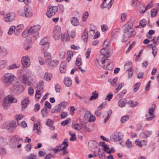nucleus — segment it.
<instances>
[{
  "label": "nucleus",
  "mask_w": 159,
  "mask_h": 159,
  "mask_svg": "<svg viewBox=\"0 0 159 159\" xmlns=\"http://www.w3.org/2000/svg\"><path fill=\"white\" fill-rule=\"evenodd\" d=\"M149 116V115L148 114H147L146 115V120L147 121H150L152 120L155 116V115H152V116H150V117H148V116Z\"/></svg>",
  "instance_id": "680f3d73"
},
{
  "label": "nucleus",
  "mask_w": 159,
  "mask_h": 159,
  "mask_svg": "<svg viewBox=\"0 0 159 159\" xmlns=\"http://www.w3.org/2000/svg\"><path fill=\"white\" fill-rule=\"evenodd\" d=\"M152 134V132L148 131H145L143 133L141 134V135H142L143 137H148L150 136Z\"/></svg>",
  "instance_id": "2f4dec72"
},
{
  "label": "nucleus",
  "mask_w": 159,
  "mask_h": 159,
  "mask_svg": "<svg viewBox=\"0 0 159 159\" xmlns=\"http://www.w3.org/2000/svg\"><path fill=\"white\" fill-rule=\"evenodd\" d=\"M88 33L87 29H85L84 32V33L81 36L82 39L84 42L87 41L88 37Z\"/></svg>",
  "instance_id": "6ab92c4d"
},
{
  "label": "nucleus",
  "mask_w": 159,
  "mask_h": 159,
  "mask_svg": "<svg viewBox=\"0 0 159 159\" xmlns=\"http://www.w3.org/2000/svg\"><path fill=\"white\" fill-rule=\"evenodd\" d=\"M33 15L32 12L29 8H26V10H25L24 11H23L22 14H20L22 16H25L26 17L30 18Z\"/></svg>",
  "instance_id": "ddd939ff"
},
{
  "label": "nucleus",
  "mask_w": 159,
  "mask_h": 159,
  "mask_svg": "<svg viewBox=\"0 0 159 159\" xmlns=\"http://www.w3.org/2000/svg\"><path fill=\"white\" fill-rule=\"evenodd\" d=\"M92 94L93 95L90 97V100H91L93 99H95L98 97V93H93Z\"/></svg>",
  "instance_id": "603ef678"
},
{
  "label": "nucleus",
  "mask_w": 159,
  "mask_h": 159,
  "mask_svg": "<svg viewBox=\"0 0 159 159\" xmlns=\"http://www.w3.org/2000/svg\"><path fill=\"white\" fill-rule=\"evenodd\" d=\"M112 51L113 49L111 47L109 48L105 52V54L104 55V57L105 58L109 57L110 54L112 53Z\"/></svg>",
  "instance_id": "412c9836"
},
{
  "label": "nucleus",
  "mask_w": 159,
  "mask_h": 159,
  "mask_svg": "<svg viewBox=\"0 0 159 159\" xmlns=\"http://www.w3.org/2000/svg\"><path fill=\"white\" fill-rule=\"evenodd\" d=\"M73 128L78 131L80 130L82 128V127L78 124H75L74 126H73Z\"/></svg>",
  "instance_id": "de8ad7c7"
},
{
  "label": "nucleus",
  "mask_w": 159,
  "mask_h": 159,
  "mask_svg": "<svg viewBox=\"0 0 159 159\" xmlns=\"http://www.w3.org/2000/svg\"><path fill=\"white\" fill-rule=\"evenodd\" d=\"M13 90L15 93L19 94L24 91V88L21 85H18L17 86H14Z\"/></svg>",
  "instance_id": "9b49d317"
},
{
  "label": "nucleus",
  "mask_w": 159,
  "mask_h": 159,
  "mask_svg": "<svg viewBox=\"0 0 159 159\" xmlns=\"http://www.w3.org/2000/svg\"><path fill=\"white\" fill-rule=\"evenodd\" d=\"M75 63L78 66H79L81 65L82 64V61L81 59L77 58L76 59Z\"/></svg>",
  "instance_id": "49530a36"
},
{
  "label": "nucleus",
  "mask_w": 159,
  "mask_h": 159,
  "mask_svg": "<svg viewBox=\"0 0 159 159\" xmlns=\"http://www.w3.org/2000/svg\"><path fill=\"white\" fill-rule=\"evenodd\" d=\"M44 56L45 58L46 62L48 64H49L50 62V61L52 60L50 53L47 52H45L44 53Z\"/></svg>",
  "instance_id": "2eb2a0df"
},
{
  "label": "nucleus",
  "mask_w": 159,
  "mask_h": 159,
  "mask_svg": "<svg viewBox=\"0 0 159 159\" xmlns=\"http://www.w3.org/2000/svg\"><path fill=\"white\" fill-rule=\"evenodd\" d=\"M16 30V27L14 26H11L10 28L8 34L10 35L12 34Z\"/></svg>",
  "instance_id": "f704fd0d"
},
{
  "label": "nucleus",
  "mask_w": 159,
  "mask_h": 159,
  "mask_svg": "<svg viewBox=\"0 0 159 159\" xmlns=\"http://www.w3.org/2000/svg\"><path fill=\"white\" fill-rule=\"evenodd\" d=\"M152 1H151V2L150 3L148 4L146 7L145 8V9L144 10H143V9H141V8H140V9L139 10V11L140 12V13L141 14H143L144 13L145 11L151 8L152 6Z\"/></svg>",
  "instance_id": "a211bd4d"
},
{
  "label": "nucleus",
  "mask_w": 159,
  "mask_h": 159,
  "mask_svg": "<svg viewBox=\"0 0 159 159\" xmlns=\"http://www.w3.org/2000/svg\"><path fill=\"white\" fill-rule=\"evenodd\" d=\"M91 114L90 112L87 111L85 113L84 115V118L86 120H89V119L90 117Z\"/></svg>",
  "instance_id": "a18cd8bd"
},
{
  "label": "nucleus",
  "mask_w": 159,
  "mask_h": 159,
  "mask_svg": "<svg viewBox=\"0 0 159 159\" xmlns=\"http://www.w3.org/2000/svg\"><path fill=\"white\" fill-rule=\"evenodd\" d=\"M64 84L67 87H70L72 85V80L70 78L66 77L64 79Z\"/></svg>",
  "instance_id": "dca6fc26"
},
{
  "label": "nucleus",
  "mask_w": 159,
  "mask_h": 159,
  "mask_svg": "<svg viewBox=\"0 0 159 159\" xmlns=\"http://www.w3.org/2000/svg\"><path fill=\"white\" fill-rule=\"evenodd\" d=\"M67 105V102H62L58 105V107L61 108V109L62 110Z\"/></svg>",
  "instance_id": "e433bc0d"
},
{
  "label": "nucleus",
  "mask_w": 159,
  "mask_h": 159,
  "mask_svg": "<svg viewBox=\"0 0 159 159\" xmlns=\"http://www.w3.org/2000/svg\"><path fill=\"white\" fill-rule=\"evenodd\" d=\"M155 109V107L154 108L151 107V108H149L148 109L149 114L151 115H154V111Z\"/></svg>",
  "instance_id": "6e6d98bb"
},
{
  "label": "nucleus",
  "mask_w": 159,
  "mask_h": 159,
  "mask_svg": "<svg viewBox=\"0 0 159 159\" xmlns=\"http://www.w3.org/2000/svg\"><path fill=\"white\" fill-rule=\"evenodd\" d=\"M146 23L147 21L146 20L143 19L140 21L139 24L140 26L143 27L146 25Z\"/></svg>",
  "instance_id": "a19ab883"
},
{
  "label": "nucleus",
  "mask_w": 159,
  "mask_h": 159,
  "mask_svg": "<svg viewBox=\"0 0 159 159\" xmlns=\"http://www.w3.org/2000/svg\"><path fill=\"white\" fill-rule=\"evenodd\" d=\"M151 15L152 17H155L157 15V11L156 9H152L151 10Z\"/></svg>",
  "instance_id": "58836bf2"
},
{
  "label": "nucleus",
  "mask_w": 159,
  "mask_h": 159,
  "mask_svg": "<svg viewBox=\"0 0 159 159\" xmlns=\"http://www.w3.org/2000/svg\"><path fill=\"white\" fill-rule=\"evenodd\" d=\"M61 29L59 26H57L54 28L53 31V34H56L57 35L60 34Z\"/></svg>",
  "instance_id": "b1692460"
},
{
  "label": "nucleus",
  "mask_w": 159,
  "mask_h": 159,
  "mask_svg": "<svg viewBox=\"0 0 159 159\" xmlns=\"http://www.w3.org/2000/svg\"><path fill=\"white\" fill-rule=\"evenodd\" d=\"M17 101L15 99L13 96L12 95H9L6 97L3 100V105L4 108L6 110L7 107L9 106L12 102H16Z\"/></svg>",
  "instance_id": "7ed1b4c3"
},
{
  "label": "nucleus",
  "mask_w": 159,
  "mask_h": 159,
  "mask_svg": "<svg viewBox=\"0 0 159 159\" xmlns=\"http://www.w3.org/2000/svg\"><path fill=\"white\" fill-rule=\"evenodd\" d=\"M89 14L87 11L85 12L83 14L82 16V20L84 22L85 21L86 19L88 17Z\"/></svg>",
  "instance_id": "4c0bfd02"
},
{
  "label": "nucleus",
  "mask_w": 159,
  "mask_h": 159,
  "mask_svg": "<svg viewBox=\"0 0 159 159\" xmlns=\"http://www.w3.org/2000/svg\"><path fill=\"white\" fill-rule=\"evenodd\" d=\"M4 16L3 20L5 22L12 21L15 19V15L12 13L6 14Z\"/></svg>",
  "instance_id": "0eeeda50"
},
{
  "label": "nucleus",
  "mask_w": 159,
  "mask_h": 159,
  "mask_svg": "<svg viewBox=\"0 0 159 159\" xmlns=\"http://www.w3.org/2000/svg\"><path fill=\"white\" fill-rule=\"evenodd\" d=\"M15 77L11 73H7L2 77L1 80L6 86L11 85L14 81Z\"/></svg>",
  "instance_id": "f03ea898"
},
{
  "label": "nucleus",
  "mask_w": 159,
  "mask_h": 159,
  "mask_svg": "<svg viewBox=\"0 0 159 159\" xmlns=\"http://www.w3.org/2000/svg\"><path fill=\"white\" fill-rule=\"evenodd\" d=\"M124 85V83H121L120 84L118 87L115 89V93H117L123 87Z\"/></svg>",
  "instance_id": "79ce46f5"
},
{
  "label": "nucleus",
  "mask_w": 159,
  "mask_h": 159,
  "mask_svg": "<svg viewBox=\"0 0 159 159\" xmlns=\"http://www.w3.org/2000/svg\"><path fill=\"white\" fill-rule=\"evenodd\" d=\"M71 23L74 26H77L79 24V22L76 18L74 17L72 18Z\"/></svg>",
  "instance_id": "bb28decb"
},
{
  "label": "nucleus",
  "mask_w": 159,
  "mask_h": 159,
  "mask_svg": "<svg viewBox=\"0 0 159 159\" xmlns=\"http://www.w3.org/2000/svg\"><path fill=\"white\" fill-rule=\"evenodd\" d=\"M58 61L57 60H53L52 61H51L49 64H48L49 66L52 67L56 66L58 64Z\"/></svg>",
  "instance_id": "c756f323"
},
{
  "label": "nucleus",
  "mask_w": 159,
  "mask_h": 159,
  "mask_svg": "<svg viewBox=\"0 0 159 159\" xmlns=\"http://www.w3.org/2000/svg\"><path fill=\"white\" fill-rule=\"evenodd\" d=\"M61 110V108L58 107L56 109H52L51 110V112L52 113L59 112Z\"/></svg>",
  "instance_id": "052dcab7"
},
{
  "label": "nucleus",
  "mask_w": 159,
  "mask_h": 159,
  "mask_svg": "<svg viewBox=\"0 0 159 159\" xmlns=\"http://www.w3.org/2000/svg\"><path fill=\"white\" fill-rule=\"evenodd\" d=\"M19 65H16V64H13L8 66L7 67V68L8 70H10L17 68H19Z\"/></svg>",
  "instance_id": "cd10ccee"
},
{
  "label": "nucleus",
  "mask_w": 159,
  "mask_h": 159,
  "mask_svg": "<svg viewBox=\"0 0 159 159\" xmlns=\"http://www.w3.org/2000/svg\"><path fill=\"white\" fill-rule=\"evenodd\" d=\"M21 63L24 67H27L30 65V58L27 56L23 57L22 58Z\"/></svg>",
  "instance_id": "1a4fd4ad"
},
{
  "label": "nucleus",
  "mask_w": 159,
  "mask_h": 159,
  "mask_svg": "<svg viewBox=\"0 0 159 159\" xmlns=\"http://www.w3.org/2000/svg\"><path fill=\"white\" fill-rule=\"evenodd\" d=\"M66 66L64 64H61L60 66V70L61 72L65 73L66 71Z\"/></svg>",
  "instance_id": "c85d7f7f"
},
{
  "label": "nucleus",
  "mask_w": 159,
  "mask_h": 159,
  "mask_svg": "<svg viewBox=\"0 0 159 159\" xmlns=\"http://www.w3.org/2000/svg\"><path fill=\"white\" fill-rule=\"evenodd\" d=\"M67 54L68 57L66 59V60L67 61L69 62L70 61L71 58L73 56V53L72 51H68L67 52Z\"/></svg>",
  "instance_id": "473e14b6"
},
{
  "label": "nucleus",
  "mask_w": 159,
  "mask_h": 159,
  "mask_svg": "<svg viewBox=\"0 0 159 159\" xmlns=\"http://www.w3.org/2000/svg\"><path fill=\"white\" fill-rule=\"evenodd\" d=\"M129 118V116L128 115H125L122 116L121 119V122L122 123H124L126 122Z\"/></svg>",
  "instance_id": "c9c22d12"
},
{
  "label": "nucleus",
  "mask_w": 159,
  "mask_h": 159,
  "mask_svg": "<svg viewBox=\"0 0 159 159\" xmlns=\"http://www.w3.org/2000/svg\"><path fill=\"white\" fill-rule=\"evenodd\" d=\"M70 120V119L67 118L66 120L62 121L61 123V125L62 126H65L66 125L69 123Z\"/></svg>",
  "instance_id": "bf43d9fd"
},
{
  "label": "nucleus",
  "mask_w": 159,
  "mask_h": 159,
  "mask_svg": "<svg viewBox=\"0 0 159 159\" xmlns=\"http://www.w3.org/2000/svg\"><path fill=\"white\" fill-rule=\"evenodd\" d=\"M62 144L64 145V146L62 148H60V149H61V151L63 150H66L68 146L69 145L68 142L65 141H63L62 142Z\"/></svg>",
  "instance_id": "ea45409f"
},
{
  "label": "nucleus",
  "mask_w": 159,
  "mask_h": 159,
  "mask_svg": "<svg viewBox=\"0 0 159 159\" xmlns=\"http://www.w3.org/2000/svg\"><path fill=\"white\" fill-rule=\"evenodd\" d=\"M140 85V83L139 82H138L134 84V88L133 89V91L134 92H137L139 89V87Z\"/></svg>",
  "instance_id": "72a5a7b5"
},
{
  "label": "nucleus",
  "mask_w": 159,
  "mask_h": 159,
  "mask_svg": "<svg viewBox=\"0 0 159 159\" xmlns=\"http://www.w3.org/2000/svg\"><path fill=\"white\" fill-rule=\"evenodd\" d=\"M57 7L58 8V9H59V10L61 13H63L64 12L65 8L63 5L60 4Z\"/></svg>",
  "instance_id": "09e8293b"
},
{
  "label": "nucleus",
  "mask_w": 159,
  "mask_h": 159,
  "mask_svg": "<svg viewBox=\"0 0 159 159\" xmlns=\"http://www.w3.org/2000/svg\"><path fill=\"white\" fill-rule=\"evenodd\" d=\"M34 89L32 87H29L28 89V93L30 95H32L34 93Z\"/></svg>",
  "instance_id": "69168bd1"
},
{
  "label": "nucleus",
  "mask_w": 159,
  "mask_h": 159,
  "mask_svg": "<svg viewBox=\"0 0 159 159\" xmlns=\"http://www.w3.org/2000/svg\"><path fill=\"white\" fill-rule=\"evenodd\" d=\"M106 105L107 103L106 102H103L98 107V109H100L101 110L105 107L106 106Z\"/></svg>",
  "instance_id": "4d7b16f0"
},
{
  "label": "nucleus",
  "mask_w": 159,
  "mask_h": 159,
  "mask_svg": "<svg viewBox=\"0 0 159 159\" xmlns=\"http://www.w3.org/2000/svg\"><path fill=\"white\" fill-rule=\"evenodd\" d=\"M107 0H103V2L101 5V8L103 9L104 8H107L108 9H109L111 7L114 0H111L109 2L108 4H106V2Z\"/></svg>",
  "instance_id": "f8f14e48"
},
{
  "label": "nucleus",
  "mask_w": 159,
  "mask_h": 159,
  "mask_svg": "<svg viewBox=\"0 0 159 159\" xmlns=\"http://www.w3.org/2000/svg\"><path fill=\"white\" fill-rule=\"evenodd\" d=\"M44 106L49 109H50L51 108V104L47 101L45 102Z\"/></svg>",
  "instance_id": "e2e57ef3"
},
{
  "label": "nucleus",
  "mask_w": 159,
  "mask_h": 159,
  "mask_svg": "<svg viewBox=\"0 0 159 159\" xmlns=\"http://www.w3.org/2000/svg\"><path fill=\"white\" fill-rule=\"evenodd\" d=\"M52 77V74L48 73H46L44 75V79L47 81H50Z\"/></svg>",
  "instance_id": "a878e982"
},
{
  "label": "nucleus",
  "mask_w": 159,
  "mask_h": 159,
  "mask_svg": "<svg viewBox=\"0 0 159 159\" xmlns=\"http://www.w3.org/2000/svg\"><path fill=\"white\" fill-rule=\"evenodd\" d=\"M90 52L91 49L89 48L88 49L87 51L85 53V56L86 58H89Z\"/></svg>",
  "instance_id": "338daca9"
},
{
  "label": "nucleus",
  "mask_w": 159,
  "mask_h": 159,
  "mask_svg": "<svg viewBox=\"0 0 159 159\" xmlns=\"http://www.w3.org/2000/svg\"><path fill=\"white\" fill-rule=\"evenodd\" d=\"M126 103L127 101L125 99H122L119 101L118 104L120 107H122L125 106Z\"/></svg>",
  "instance_id": "4be33fe9"
},
{
  "label": "nucleus",
  "mask_w": 159,
  "mask_h": 159,
  "mask_svg": "<svg viewBox=\"0 0 159 159\" xmlns=\"http://www.w3.org/2000/svg\"><path fill=\"white\" fill-rule=\"evenodd\" d=\"M95 114L98 117L100 116L101 114V110L98 109V110L95 111Z\"/></svg>",
  "instance_id": "0e129e2a"
},
{
  "label": "nucleus",
  "mask_w": 159,
  "mask_h": 159,
  "mask_svg": "<svg viewBox=\"0 0 159 159\" xmlns=\"http://www.w3.org/2000/svg\"><path fill=\"white\" fill-rule=\"evenodd\" d=\"M130 22L129 21L123 27V31L124 33L121 41L124 42L126 41L130 37H134L135 34V32L132 29L129 25Z\"/></svg>",
  "instance_id": "f257e3e1"
},
{
  "label": "nucleus",
  "mask_w": 159,
  "mask_h": 159,
  "mask_svg": "<svg viewBox=\"0 0 159 159\" xmlns=\"http://www.w3.org/2000/svg\"><path fill=\"white\" fill-rule=\"evenodd\" d=\"M36 156L33 154H31L28 157V159H36Z\"/></svg>",
  "instance_id": "774afa93"
},
{
  "label": "nucleus",
  "mask_w": 159,
  "mask_h": 159,
  "mask_svg": "<svg viewBox=\"0 0 159 159\" xmlns=\"http://www.w3.org/2000/svg\"><path fill=\"white\" fill-rule=\"evenodd\" d=\"M23 79L22 82L24 84L28 86H30L31 85L32 83L28 80L29 78V76L27 74H25L23 75Z\"/></svg>",
  "instance_id": "9d476101"
},
{
  "label": "nucleus",
  "mask_w": 159,
  "mask_h": 159,
  "mask_svg": "<svg viewBox=\"0 0 159 159\" xmlns=\"http://www.w3.org/2000/svg\"><path fill=\"white\" fill-rule=\"evenodd\" d=\"M123 138V135L120 133H117L111 136V140L113 141H117L120 140Z\"/></svg>",
  "instance_id": "6e6552de"
},
{
  "label": "nucleus",
  "mask_w": 159,
  "mask_h": 159,
  "mask_svg": "<svg viewBox=\"0 0 159 159\" xmlns=\"http://www.w3.org/2000/svg\"><path fill=\"white\" fill-rule=\"evenodd\" d=\"M112 97L113 94L112 93H110L107 94V98H106L105 99H107L108 101H110Z\"/></svg>",
  "instance_id": "3c124183"
},
{
  "label": "nucleus",
  "mask_w": 159,
  "mask_h": 159,
  "mask_svg": "<svg viewBox=\"0 0 159 159\" xmlns=\"http://www.w3.org/2000/svg\"><path fill=\"white\" fill-rule=\"evenodd\" d=\"M41 114L43 117H46L48 115V112H47V109L46 107L43 108L42 110Z\"/></svg>",
  "instance_id": "7c9ffc66"
},
{
  "label": "nucleus",
  "mask_w": 159,
  "mask_h": 159,
  "mask_svg": "<svg viewBox=\"0 0 159 159\" xmlns=\"http://www.w3.org/2000/svg\"><path fill=\"white\" fill-rule=\"evenodd\" d=\"M52 122V121L51 120L48 119L46 123V125L50 127V128L51 129L53 130L55 129V127L52 126L53 124Z\"/></svg>",
  "instance_id": "5701e85b"
},
{
  "label": "nucleus",
  "mask_w": 159,
  "mask_h": 159,
  "mask_svg": "<svg viewBox=\"0 0 159 159\" xmlns=\"http://www.w3.org/2000/svg\"><path fill=\"white\" fill-rule=\"evenodd\" d=\"M40 108V105L39 103L36 104L34 106V111L35 112H37L39 110Z\"/></svg>",
  "instance_id": "8fccbe9b"
},
{
  "label": "nucleus",
  "mask_w": 159,
  "mask_h": 159,
  "mask_svg": "<svg viewBox=\"0 0 159 159\" xmlns=\"http://www.w3.org/2000/svg\"><path fill=\"white\" fill-rule=\"evenodd\" d=\"M24 28V25L23 24H20L17 25L16 27V30L18 34L21 32Z\"/></svg>",
  "instance_id": "aec40b11"
},
{
  "label": "nucleus",
  "mask_w": 159,
  "mask_h": 159,
  "mask_svg": "<svg viewBox=\"0 0 159 159\" xmlns=\"http://www.w3.org/2000/svg\"><path fill=\"white\" fill-rule=\"evenodd\" d=\"M85 130L87 131L90 132L92 131L93 129L91 128V126H90L89 125H87V124L85 125Z\"/></svg>",
  "instance_id": "c03bdc74"
},
{
  "label": "nucleus",
  "mask_w": 159,
  "mask_h": 159,
  "mask_svg": "<svg viewBox=\"0 0 159 159\" xmlns=\"http://www.w3.org/2000/svg\"><path fill=\"white\" fill-rule=\"evenodd\" d=\"M55 88L56 92H60L61 87L59 85L57 84H55Z\"/></svg>",
  "instance_id": "13d9d810"
},
{
  "label": "nucleus",
  "mask_w": 159,
  "mask_h": 159,
  "mask_svg": "<svg viewBox=\"0 0 159 159\" xmlns=\"http://www.w3.org/2000/svg\"><path fill=\"white\" fill-rule=\"evenodd\" d=\"M125 145L128 148H130L132 146L131 142L129 141V139H127L125 142Z\"/></svg>",
  "instance_id": "5fc2aeb1"
},
{
  "label": "nucleus",
  "mask_w": 159,
  "mask_h": 159,
  "mask_svg": "<svg viewBox=\"0 0 159 159\" xmlns=\"http://www.w3.org/2000/svg\"><path fill=\"white\" fill-rule=\"evenodd\" d=\"M128 77L129 78H130L132 75L133 73L132 71V68L130 67L129 68L128 70Z\"/></svg>",
  "instance_id": "864d4df0"
},
{
  "label": "nucleus",
  "mask_w": 159,
  "mask_h": 159,
  "mask_svg": "<svg viewBox=\"0 0 159 159\" xmlns=\"http://www.w3.org/2000/svg\"><path fill=\"white\" fill-rule=\"evenodd\" d=\"M18 124L17 122H16L14 120L12 121L9 123H7L3 125H5V126L3 128L10 129L11 130H14L15 129Z\"/></svg>",
  "instance_id": "39448f33"
},
{
  "label": "nucleus",
  "mask_w": 159,
  "mask_h": 159,
  "mask_svg": "<svg viewBox=\"0 0 159 159\" xmlns=\"http://www.w3.org/2000/svg\"><path fill=\"white\" fill-rule=\"evenodd\" d=\"M40 43L41 45L44 46V48H43V49L44 50L48 49L49 47V43L46 38H43L42 39Z\"/></svg>",
  "instance_id": "4468645a"
},
{
  "label": "nucleus",
  "mask_w": 159,
  "mask_h": 159,
  "mask_svg": "<svg viewBox=\"0 0 159 159\" xmlns=\"http://www.w3.org/2000/svg\"><path fill=\"white\" fill-rule=\"evenodd\" d=\"M29 100L28 98H25L21 102L22 110L25 109L27 106Z\"/></svg>",
  "instance_id": "f3484780"
},
{
  "label": "nucleus",
  "mask_w": 159,
  "mask_h": 159,
  "mask_svg": "<svg viewBox=\"0 0 159 159\" xmlns=\"http://www.w3.org/2000/svg\"><path fill=\"white\" fill-rule=\"evenodd\" d=\"M31 35L30 33L29 32V29L28 28H27L23 32L22 35L23 38H25Z\"/></svg>",
  "instance_id": "393cba45"
},
{
  "label": "nucleus",
  "mask_w": 159,
  "mask_h": 159,
  "mask_svg": "<svg viewBox=\"0 0 159 159\" xmlns=\"http://www.w3.org/2000/svg\"><path fill=\"white\" fill-rule=\"evenodd\" d=\"M41 26L39 25H34L30 28H28L29 32L30 33V34H36V36L38 37V32L40 30Z\"/></svg>",
  "instance_id": "423d86ee"
},
{
  "label": "nucleus",
  "mask_w": 159,
  "mask_h": 159,
  "mask_svg": "<svg viewBox=\"0 0 159 159\" xmlns=\"http://www.w3.org/2000/svg\"><path fill=\"white\" fill-rule=\"evenodd\" d=\"M103 148H104V150L108 154H110L111 153L112 149H110V150L108 151V150L109 149V147L106 144Z\"/></svg>",
  "instance_id": "37998d69"
},
{
  "label": "nucleus",
  "mask_w": 159,
  "mask_h": 159,
  "mask_svg": "<svg viewBox=\"0 0 159 159\" xmlns=\"http://www.w3.org/2000/svg\"><path fill=\"white\" fill-rule=\"evenodd\" d=\"M57 6H52L48 8L46 12V15L48 17L51 18L55 15L58 10Z\"/></svg>",
  "instance_id": "20e7f679"
}]
</instances>
